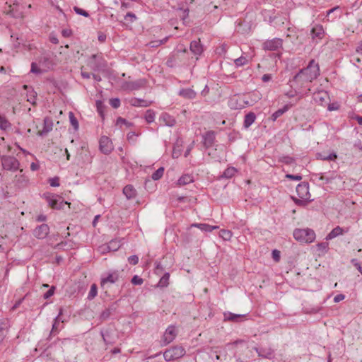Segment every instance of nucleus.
I'll use <instances>...</instances> for the list:
<instances>
[{"label": "nucleus", "mask_w": 362, "mask_h": 362, "mask_svg": "<svg viewBox=\"0 0 362 362\" xmlns=\"http://www.w3.org/2000/svg\"><path fill=\"white\" fill-rule=\"evenodd\" d=\"M185 354L186 351L182 346H175L167 349L163 353V357L166 361H172L182 358Z\"/></svg>", "instance_id": "nucleus-6"}, {"label": "nucleus", "mask_w": 362, "mask_h": 362, "mask_svg": "<svg viewBox=\"0 0 362 362\" xmlns=\"http://www.w3.org/2000/svg\"><path fill=\"white\" fill-rule=\"evenodd\" d=\"M69 117L71 125L74 127L75 129H77L78 128V122L77 119L74 117V113L72 112H69Z\"/></svg>", "instance_id": "nucleus-44"}, {"label": "nucleus", "mask_w": 362, "mask_h": 362, "mask_svg": "<svg viewBox=\"0 0 362 362\" xmlns=\"http://www.w3.org/2000/svg\"><path fill=\"white\" fill-rule=\"evenodd\" d=\"M100 150L105 154H110L113 150L112 140L106 136H101L100 139Z\"/></svg>", "instance_id": "nucleus-9"}, {"label": "nucleus", "mask_w": 362, "mask_h": 362, "mask_svg": "<svg viewBox=\"0 0 362 362\" xmlns=\"http://www.w3.org/2000/svg\"><path fill=\"white\" fill-rule=\"evenodd\" d=\"M296 192L298 198H293V201L298 205H305L313 200L309 192V185L306 182L298 185Z\"/></svg>", "instance_id": "nucleus-3"}, {"label": "nucleus", "mask_w": 362, "mask_h": 362, "mask_svg": "<svg viewBox=\"0 0 362 362\" xmlns=\"http://www.w3.org/2000/svg\"><path fill=\"white\" fill-rule=\"evenodd\" d=\"M49 233V227L47 224L43 223L38 226L33 230V235L38 239L45 238Z\"/></svg>", "instance_id": "nucleus-11"}, {"label": "nucleus", "mask_w": 362, "mask_h": 362, "mask_svg": "<svg viewBox=\"0 0 362 362\" xmlns=\"http://www.w3.org/2000/svg\"><path fill=\"white\" fill-rule=\"evenodd\" d=\"M219 236L224 240H230L232 238V232L228 230H221Z\"/></svg>", "instance_id": "nucleus-35"}, {"label": "nucleus", "mask_w": 362, "mask_h": 362, "mask_svg": "<svg viewBox=\"0 0 362 362\" xmlns=\"http://www.w3.org/2000/svg\"><path fill=\"white\" fill-rule=\"evenodd\" d=\"M328 99L329 95L325 90H319L313 93V100L320 105H325Z\"/></svg>", "instance_id": "nucleus-14"}, {"label": "nucleus", "mask_w": 362, "mask_h": 362, "mask_svg": "<svg viewBox=\"0 0 362 362\" xmlns=\"http://www.w3.org/2000/svg\"><path fill=\"white\" fill-rule=\"evenodd\" d=\"M339 107V105L338 103H331L328 105V110L333 111L337 110Z\"/></svg>", "instance_id": "nucleus-59"}, {"label": "nucleus", "mask_w": 362, "mask_h": 362, "mask_svg": "<svg viewBox=\"0 0 362 362\" xmlns=\"http://www.w3.org/2000/svg\"><path fill=\"white\" fill-rule=\"evenodd\" d=\"M10 127V122L4 117L0 115V129L6 130Z\"/></svg>", "instance_id": "nucleus-39"}, {"label": "nucleus", "mask_w": 362, "mask_h": 362, "mask_svg": "<svg viewBox=\"0 0 362 362\" xmlns=\"http://www.w3.org/2000/svg\"><path fill=\"white\" fill-rule=\"evenodd\" d=\"M352 262H354V266L358 269L359 272L362 274V267L361 266L360 263H358L356 259H353Z\"/></svg>", "instance_id": "nucleus-64"}, {"label": "nucleus", "mask_w": 362, "mask_h": 362, "mask_svg": "<svg viewBox=\"0 0 362 362\" xmlns=\"http://www.w3.org/2000/svg\"><path fill=\"white\" fill-rule=\"evenodd\" d=\"M106 35L103 33H98V39L100 42H103L106 40Z\"/></svg>", "instance_id": "nucleus-61"}, {"label": "nucleus", "mask_w": 362, "mask_h": 362, "mask_svg": "<svg viewBox=\"0 0 362 362\" xmlns=\"http://www.w3.org/2000/svg\"><path fill=\"white\" fill-rule=\"evenodd\" d=\"M179 94L180 95L188 99L194 98L196 96V93L190 88L182 89L180 91Z\"/></svg>", "instance_id": "nucleus-30"}, {"label": "nucleus", "mask_w": 362, "mask_h": 362, "mask_svg": "<svg viewBox=\"0 0 362 362\" xmlns=\"http://www.w3.org/2000/svg\"><path fill=\"white\" fill-rule=\"evenodd\" d=\"M190 50L195 55H200L203 52V47L200 40H194L190 43Z\"/></svg>", "instance_id": "nucleus-20"}, {"label": "nucleus", "mask_w": 362, "mask_h": 362, "mask_svg": "<svg viewBox=\"0 0 362 362\" xmlns=\"http://www.w3.org/2000/svg\"><path fill=\"white\" fill-rule=\"evenodd\" d=\"M129 264L136 265L139 262V257L136 255H132L128 258Z\"/></svg>", "instance_id": "nucleus-53"}, {"label": "nucleus", "mask_w": 362, "mask_h": 362, "mask_svg": "<svg viewBox=\"0 0 362 362\" xmlns=\"http://www.w3.org/2000/svg\"><path fill=\"white\" fill-rule=\"evenodd\" d=\"M49 183L52 187H59V178L58 177H54L50 178L49 180Z\"/></svg>", "instance_id": "nucleus-48"}, {"label": "nucleus", "mask_w": 362, "mask_h": 362, "mask_svg": "<svg viewBox=\"0 0 362 362\" xmlns=\"http://www.w3.org/2000/svg\"><path fill=\"white\" fill-rule=\"evenodd\" d=\"M124 18L127 21L133 22L136 19V17L134 14L129 13L125 16Z\"/></svg>", "instance_id": "nucleus-55"}, {"label": "nucleus", "mask_w": 362, "mask_h": 362, "mask_svg": "<svg viewBox=\"0 0 362 362\" xmlns=\"http://www.w3.org/2000/svg\"><path fill=\"white\" fill-rule=\"evenodd\" d=\"M74 10L78 15H81L85 17H88L89 16V14L87 11H86L83 10L82 8H80L77 6H74Z\"/></svg>", "instance_id": "nucleus-49"}, {"label": "nucleus", "mask_w": 362, "mask_h": 362, "mask_svg": "<svg viewBox=\"0 0 362 362\" xmlns=\"http://www.w3.org/2000/svg\"><path fill=\"white\" fill-rule=\"evenodd\" d=\"M9 327V320L7 318L0 320V344L6 337Z\"/></svg>", "instance_id": "nucleus-15"}, {"label": "nucleus", "mask_w": 362, "mask_h": 362, "mask_svg": "<svg viewBox=\"0 0 362 362\" xmlns=\"http://www.w3.org/2000/svg\"><path fill=\"white\" fill-rule=\"evenodd\" d=\"M243 315L233 314L230 312L224 313V320L239 322L240 319L243 317Z\"/></svg>", "instance_id": "nucleus-29"}, {"label": "nucleus", "mask_w": 362, "mask_h": 362, "mask_svg": "<svg viewBox=\"0 0 362 362\" xmlns=\"http://www.w3.org/2000/svg\"><path fill=\"white\" fill-rule=\"evenodd\" d=\"M2 167L4 170L16 171L19 168L20 163L13 156H2L1 157Z\"/></svg>", "instance_id": "nucleus-7"}, {"label": "nucleus", "mask_w": 362, "mask_h": 362, "mask_svg": "<svg viewBox=\"0 0 362 362\" xmlns=\"http://www.w3.org/2000/svg\"><path fill=\"white\" fill-rule=\"evenodd\" d=\"M289 109V106L288 105H284L282 108L279 109L276 112H274L272 115L271 116V119L273 121H275L281 117L283 114H284L286 112H287Z\"/></svg>", "instance_id": "nucleus-31"}, {"label": "nucleus", "mask_w": 362, "mask_h": 362, "mask_svg": "<svg viewBox=\"0 0 362 362\" xmlns=\"http://www.w3.org/2000/svg\"><path fill=\"white\" fill-rule=\"evenodd\" d=\"M53 128V122L52 119L49 117H45L44 119L43 128L42 130L39 131V136H45L48 134L49 132L52 130Z\"/></svg>", "instance_id": "nucleus-18"}, {"label": "nucleus", "mask_w": 362, "mask_h": 362, "mask_svg": "<svg viewBox=\"0 0 362 362\" xmlns=\"http://www.w3.org/2000/svg\"><path fill=\"white\" fill-rule=\"evenodd\" d=\"M317 158L322 160H334L337 159V156L335 153L332 152L327 155L323 154L322 153H318L316 155Z\"/></svg>", "instance_id": "nucleus-27"}, {"label": "nucleus", "mask_w": 362, "mask_h": 362, "mask_svg": "<svg viewBox=\"0 0 362 362\" xmlns=\"http://www.w3.org/2000/svg\"><path fill=\"white\" fill-rule=\"evenodd\" d=\"M31 72L35 73V74H40V73H41V71L37 67L36 64L32 63V64H31Z\"/></svg>", "instance_id": "nucleus-58"}, {"label": "nucleus", "mask_w": 362, "mask_h": 362, "mask_svg": "<svg viewBox=\"0 0 362 362\" xmlns=\"http://www.w3.org/2000/svg\"><path fill=\"white\" fill-rule=\"evenodd\" d=\"M286 177L288 178L290 180H296V181H300L302 180V177L298 175L287 174V175H286Z\"/></svg>", "instance_id": "nucleus-54"}, {"label": "nucleus", "mask_w": 362, "mask_h": 362, "mask_svg": "<svg viewBox=\"0 0 362 362\" xmlns=\"http://www.w3.org/2000/svg\"><path fill=\"white\" fill-rule=\"evenodd\" d=\"M262 79L264 82H268L272 79V75L271 74H264L262 77Z\"/></svg>", "instance_id": "nucleus-63"}, {"label": "nucleus", "mask_w": 362, "mask_h": 362, "mask_svg": "<svg viewBox=\"0 0 362 362\" xmlns=\"http://www.w3.org/2000/svg\"><path fill=\"white\" fill-rule=\"evenodd\" d=\"M102 336L105 342H108L109 340L110 339V332H108L107 330L102 332Z\"/></svg>", "instance_id": "nucleus-56"}, {"label": "nucleus", "mask_w": 362, "mask_h": 362, "mask_svg": "<svg viewBox=\"0 0 362 362\" xmlns=\"http://www.w3.org/2000/svg\"><path fill=\"white\" fill-rule=\"evenodd\" d=\"M116 124L117 126H119L120 127H122V126H124L127 128H129L132 125V124L131 122H129L127 121L125 119H123L121 117H118L117 119Z\"/></svg>", "instance_id": "nucleus-40"}, {"label": "nucleus", "mask_w": 362, "mask_h": 362, "mask_svg": "<svg viewBox=\"0 0 362 362\" xmlns=\"http://www.w3.org/2000/svg\"><path fill=\"white\" fill-rule=\"evenodd\" d=\"M345 298V296L344 294H338L334 298V301L335 303H339L341 300H343Z\"/></svg>", "instance_id": "nucleus-60"}, {"label": "nucleus", "mask_w": 362, "mask_h": 362, "mask_svg": "<svg viewBox=\"0 0 362 362\" xmlns=\"http://www.w3.org/2000/svg\"><path fill=\"white\" fill-rule=\"evenodd\" d=\"M258 356L264 358L271 359L274 357V350L270 348H255Z\"/></svg>", "instance_id": "nucleus-17"}, {"label": "nucleus", "mask_w": 362, "mask_h": 362, "mask_svg": "<svg viewBox=\"0 0 362 362\" xmlns=\"http://www.w3.org/2000/svg\"><path fill=\"white\" fill-rule=\"evenodd\" d=\"M311 91V89L309 88L307 89V90L303 93V90H298L296 88V90L295 92H290V93H286V95L288 97V98H293L294 97L295 95H299V98H298V100L301 99L302 98H303L305 95H308V93Z\"/></svg>", "instance_id": "nucleus-28"}, {"label": "nucleus", "mask_w": 362, "mask_h": 362, "mask_svg": "<svg viewBox=\"0 0 362 362\" xmlns=\"http://www.w3.org/2000/svg\"><path fill=\"white\" fill-rule=\"evenodd\" d=\"M204 144L206 147H210L214 144L215 139V135L214 132L209 131L207 132L204 136Z\"/></svg>", "instance_id": "nucleus-22"}, {"label": "nucleus", "mask_w": 362, "mask_h": 362, "mask_svg": "<svg viewBox=\"0 0 362 362\" xmlns=\"http://www.w3.org/2000/svg\"><path fill=\"white\" fill-rule=\"evenodd\" d=\"M191 227L198 228L204 232H211L213 230L217 229L218 228L217 226H213L206 223H193L191 225Z\"/></svg>", "instance_id": "nucleus-24"}, {"label": "nucleus", "mask_w": 362, "mask_h": 362, "mask_svg": "<svg viewBox=\"0 0 362 362\" xmlns=\"http://www.w3.org/2000/svg\"><path fill=\"white\" fill-rule=\"evenodd\" d=\"M55 287L52 286L46 293H44L43 297L45 299H48L53 296L54 293Z\"/></svg>", "instance_id": "nucleus-51"}, {"label": "nucleus", "mask_w": 362, "mask_h": 362, "mask_svg": "<svg viewBox=\"0 0 362 362\" xmlns=\"http://www.w3.org/2000/svg\"><path fill=\"white\" fill-rule=\"evenodd\" d=\"M123 193L128 199H130L136 197V190L132 185H128L124 187Z\"/></svg>", "instance_id": "nucleus-23"}, {"label": "nucleus", "mask_w": 362, "mask_h": 362, "mask_svg": "<svg viewBox=\"0 0 362 362\" xmlns=\"http://www.w3.org/2000/svg\"><path fill=\"white\" fill-rule=\"evenodd\" d=\"M46 219H47V216L44 214H40V215L37 216L36 218V221L38 222L45 221Z\"/></svg>", "instance_id": "nucleus-62"}, {"label": "nucleus", "mask_w": 362, "mask_h": 362, "mask_svg": "<svg viewBox=\"0 0 362 362\" xmlns=\"http://www.w3.org/2000/svg\"><path fill=\"white\" fill-rule=\"evenodd\" d=\"M311 35L313 38L322 39L325 35V30L321 25H315L311 30Z\"/></svg>", "instance_id": "nucleus-21"}, {"label": "nucleus", "mask_w": 362, "mask_h": 362, "mask_svg": "<svg viewBox=\"0 0 362 362\" xmlns=\"http://www.w3.org/2000/svg\"><path fill=\"white\" fill-rule=\"evenodd\" d=\"M128 103L134 107H149L153 101L139 98H131L128 100Z\"/></svg>", "instance_id": "nucleus-13"}, {"label": "nucleus", "mask_w": 362, "mask_h": 362, "mask_svg": "<svg viewBox=\"0 0 362 362\" xmlns=\"http://www.w3.org/2000/svg\"><path fill=\"white\" fill-rule=\"evenodd\" d=\"M87 65L94 71H102L106 67V62L101 54H93L88 59Z\"/></svg>", "instance_id": "nucleus-4"}, {"label": "nucleus", "mask_w": 362, "mask_h": 362, "mask_svg": "<svg viewBox=\"0 0 362 362\" xmlns=\"http://www.w3.org/2000/svg\"><path fill=\"white\" fill-rule=\"evenodd\" d=\"M164 168L163 167L159 168L156 172H154L151 177L153 180H159L163 175Z\"/></svg>", "instance_id": "nucleus-43"}, {"label": "nucleus", "mask_w": 362, "mask_h": 362, "mask_svg": "<svg viewBox=\"0 0 362 362\" xmlns=\"http://www.w3.org/2000/svg\"><path fill=\"white\" fill-rule=\"evenodd\" d=\"M156 113L153 110H148L145 113V119L148 123H152L155 120Z\"/></svg>", "instance_id": "nucleus-34"}, {"label": "nucleus", "mask_w": 362, "mask_h": 362, "mask_svg": "<svg viewBox=\"0 0 362 362\" xmlns=\"http://www.w3.org/2000/svg\"><path fill=\"white\" fill-rule=\"evenodd\" d=\"M143 281V279L137 275L134 276L132 279V283L134 285H141Z\"/></svg>", "instance_id": "nucleus-46"}, {"label": "nucleus", "mask_w": 362, "mask_h": 362, "mask_svg": "<svg viewBox=\"0 0 362 362\" xmlns=\"http://www.w3.org/2000/svg\"><path fill=\"white\" fill-rule=\"evenodd\" d=\"M177 332L174 325H170L165 330L163 336V342L164 345L171 343L177 337Z\"/></svg>", "instance_id": "nucleus-10"}, {"label": "nucleus", "mask_w": 362, "mask_h": 362, "mask_svg": "<svg viewBox=\"0 0 362 362\" xmlns=\"http://www.w3.org/2000/svg\"><path fill=\"white\" fill-rule=\"evenodd\" d=\"M280 162L284 163L286 165H293L295 163V159L288 156H284L279 158Z\"/></svg>", "instance_id": "nucleus-37"}, {"label": "nucleus", "mask_w": 362, "mask_h": 362, "mask_svg": "<svg viewBox=\"0 0 362 362\" xmlns=\"http://www.w3.org/2000/svg\"><path fill=\"white\" fill-rule=\"evenodd\" d=\"M159 122L168 127H173L176 124L175 119L168 113H162L159 117Z\"/></svg>", "instance_id": "nucleus-16"}, {"label": "nucleus", "mask_w": 362, "mask_h": 362, "mask_svg": "<svg viewBox=\"0 0 362 362\" xmlns=\"http://www.w3.org/2000/svg\"><path fill=\"white\" fill-rule=\"evenodd\" d=\"M138 136V134H136L135 132H130L127 134V140L129 141V142H135L136 141V138Z\"/></svg>", "instance_id": "nucleus-50"}, {"label": "nucleus", "mask_w": 362, "mask_h": 362, "mask_svg": "<svg viewBox=\"0 0 362 362\" xmlns=\"http://www.w3.org/2000/svg\"><path fill=\"white\" fill-rule=\"evenodd\" d=\"M344 233V230L340 226H337L326 236V240H332L340 235H342Z\"/></svg>", "instance_id": "nucleus-25"}, {"label": "nucleus", "mask_w": 362, "mask_h": 362, "mask_svg": "<svg viewBox=\"0 0 362 362\" xmlns=\"http://www.w3.org/2000/svg\"><path fill=\"white\" fill-rule=\"evenodd\" d=\"M293 235L298 242L306 244L314 242L316 238L315 231L309 228H296L293 230Z\"/></svg>", "instance_id": "nucleus-2"}, {"label": "nucleus", "mask_w": 362, "mask_h": 362, "mask_svg": "<svg viewBox=\"0 0 362 362\" xmlns=\"http://www.w3.org/2000/svg\"><path fill=\"white\" fill-rule=\"evenodd\" d=\"M96 107H97L98 112L99 113L101 118L103 119L105 117V114H104L105 107L103 105V102L101 100H97L96 101Z\"/></svg>", "instance_id": "nucleus-38"}, {"label": "nucleus", "mask_w": 362, "mask_h": 362, "mask_svg": "<svg viewBox=\"0 0 362 362\" xmlns=\"http://www.w3.org/2000/svg\"><path fill=\"white\" fill-rule=\"evenodd\" d=\"M193 182L192 177L190 175H184L177 180V185L180 186L185 185Z\"/></svg>", "instance_id": "nucleus-32"}, {"label": "nucleus", "mask_w": 362, "mask_h": 362, "mask_svg": "<svg viewBox=\"0 0 362 362\" xmlns=\"http://www.w3.org/2000/svg\"><path fill=\"white\" fill-rule=\"evenodd\" d=\"M45 197L49 204L52 209H60L64 206L68 204L66 202H64L61 197L54 194H45Z\"/></svg>", "instance_id": "nucleus-8"}, {"label": "nucleus", "mask_w": 362, "mask_h": 362, "mask_svg": "<svg viewBox=\"0 0 362 362\" xmlns=\"http://www.w3.org/2000/svg\"><path fill=\"white\" fill-rule=\"evenodd\" d=\"M235 173H236V169L233 167H230V168H228L223 172V177H224L226 178H230L235 175Z\"/></svg>", "instance_id": "nucleus-36"}, {"label": "nucleus", "mask_w": 362, "mask_h": 362, "mask_svg": "<svg viewBox=\"0 0 362 362\" xmlns=\"http://www.w3.org/2000/svg\"><path fill=\"white\" fill-rule=\"evenodd\" d=\"M147 81L144 78L137 79L133 81H124L122 82L119 86L120 89L124 91L132 92L139 90L146 87Z\"/></svg>", "instance_id": "nucleus-5"}, {"label": "nucleus", "mask_w": 362, "mask_h": 362, "mask_svg": "<svg viewBox=\"0 0 362 362\" xmlns=\"http://www.w3.org/2000/svg\"><path fill=\"white\" fill-rule=\"evenodd\" d=\"M282 46V40L274 38L268 40L263 43V48L267 50H276Z\"/></svg>", "instance_id": "nucleus-12"}, {"label": "nucleus", "mask_w": 362, "mask_h": 362, "mask_svg": "<svg viewBox=\"0 0 362 362\" xmlns=\"http://www.w3.org/2000/svg\"><path fill=\"white\" fill-rule=\"evenodd\" d=\"M165 42H166V39H164L163 40H160V41L151 42L150 45L151 47H158V46L162 45L163 43H164Z\"/></svg>", "instance_id": "nucleus-57"}, {"label": "nucleus", "mask_w": 362, "mask_h": 362, "mask_svg": "<svg viewBox=\"0 0 362 362\" xmlns=\"http://www.w3.org/2000/svg\"><path fill=\"white\" fill-rule=\"evenodd\" d=\"M255 119L256 115L254 112H250L248 114H247L245 117L244 127L245 128H248L249 127H250L255 122Z\"/></svg>", "instance_id": "nucleus-26"}, {"label": "nucleus", "mask_w": 362, "mask_h": 362, "mask_svg": "<svg viewBox=\"0 0 362 362\" xmlns=\"http://www.w3.org/2000/svg\"><path fill=\"white\" fill-rule=\"evenodd\" d=\"M272 258L276 262H278L280 260V252L277 250H272Z\"/></svg>", "instance_id": "nucleus-52"}, {"label": "nucleus", "mask_w": 362, "mask_h": 362, "mask_svg": "<svg viewBox=\"0 0 362 362\" xmlns=\"http://www.w3.org/2000/svg\"><path fill=\"white\" fill-rule=\"evenodd\" d=\"M170 274L169 273H165L159 281V286L162 287L167 286L168 285Z\"/></svg>", "instance_id": "nucleus-42"}, {"label": "nucleus", "mask_w": 362, "mask_h": 362, "mask_svg": "<svg viewBox=\"0 0 362 362\" xmlns=\"http://www.w3.org/2000/svg\"><path fill=\"white\" fill-rule=\"evenodd\" d=\"M316 249L318 252V255H323L327 252L328 250V243L326 242L320 243L316 245Z\"/></svg>", "instance_id": "nucleus-33"}, {"label": "nucleus", "mask_w": 362, "mask_h": 362, "mask_svg": "<svg viewBox=\"0 0 362 362\" xmlns=\"http://www.w3.org/2000/svg\"><path fill=\"white\" fill-rule=\"evenodd\" d=\"M27 100L31 104L35 105L36 103V93L32 90L30 93Z\"/></svg>", "instance_id": "nucleus-47"}, {"label": "nucleus", "mask_w": 362, "mask_h": 362, "mask_svg": "<svg viewBox=\"0 0 362 362\" xmlns=\"http://www.w3.org/2000/svg\"><path fill=\"white\" fill-rule=\"evenodd\" d=\"M234 63L236 66L239 67L247 64L248 63V59L245 57L241 56L240 57L235 59Z\"/></svg>", "instance_id": "nucleus-41"}, {"label": "nucleus", "mask_w": 362, "mask_h": 362, "mask_svg": "<svg viewBox=\"0 0 362 362\" xmlns=\"http://www.w3.org/2000/svg\"><path fill=\"white\" fill-rule=\"evenodd\" d=\"M97 296V286L95 284H93L90 287V290L88 295L89 300L93 299Z\"/></svg>", "instance_id": "nucleus-45"}, {"label": "nucleus", "mask_w": 362, "mask_h": 362, "mask_svg": "<svg viewBox=\"0 0 362 362\" xmlns=\"http://www.w3.org/2000/svg\"><path fill=\"white\" fill-rule=\"evenodd\" d=\"M319 75V65L314 59H312L305 68L301 69L293 77V82L296 83V88L298 90H303L308 86V83L316 79Z\"/></svg>", "instance_id": "nucleus-1"}, {"label": "nucleus", "mask_w": 362, "mask_h": 362, "mask_svg": "<svg viewBox=\"0 0 362 362\" xmlns=\"http://www.w3.org/2000/svg\"><path fill=\"white\" fill-rule=\"evenodd\" d=\"M113 283V275L109 274L107 277L101 279L100 286L106 295H108L107 289L110 288L111 284Z\"/></svg>", "instance_id": "nucleus-19"}]
</instances>
